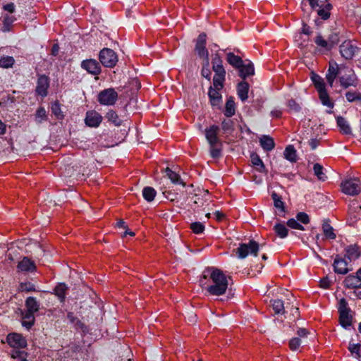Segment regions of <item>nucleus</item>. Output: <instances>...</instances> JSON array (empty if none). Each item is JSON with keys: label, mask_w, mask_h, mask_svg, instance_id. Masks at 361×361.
<instances>
[{"label": "nucleus", "mask_w": 361, "mask_h": 361, "mask_svg": "<svg viewBox=\"0 0 361 361\" xmlns=\"http://www.w3.org/2000/svg\"><path fill=\"white\" fill-rule=\"evenodd\" d=\"M100 63L107 68H114L118 62V56L111 49L104 48L99 54Z\"/></svg>", "instance_id": "6"}, {"label": "nucleus", "mask_w": 361, "mask_h": 361, "mask_svg": "<svg viewBox=\"0 0 361 361\" xmlns=\"http://www.w3.org/2000/svg\"><path fill=\"white\" fill-rule=\"evenodd\" d=\"M360 348H361V344H360V343L354 344V343H350L349 346H348V350L351 353V354H353V355L355 354L356 357H360Z\"/></svg>", "instance_id": "56"}, {"label": "nucleus", "mask_w": 361, "mask_h": 361, "mask_svg": "<svg viewBox=\"0 0 361 361\" xmlns=\"http://www.w3.org/2000/svg\"><path fill=\"white\" fill-rule=\"evenodd\" d=\"M259 244L254 240H250L248 244L240 243L236 250V254L240 259L245 258L249 254L257 256Z\"/></svg>", "instance_id": "7"}, {"label": "nucleus", "mask_w": 361, "mask_h": 361, "mask_svg": "<svg viewBox=\"0 0 361 361\" xmlns=\"http://www.w3.org/2000/svg\"><path fill=\"white\" fill-rule=\"evenodd\" d=\"M67 318L68 319L71 323L74 324L75 328L77 330H80L83 333H86L88 331L87 326L83 322H82L77 317H75L73 312H68L67 314Z\"/></svg>", "instance_id": "26"}, {"label": "nucleus", "mask_w": 361, "mask_h": 361, "mask_svg": "<svg viewBox=\"0 0 361 361\" xmlns=\"http://www.w3.org/2000/svg\"><path fill=\"white\" fill-rule=\"evenodd\" d=\"M271 302L273 310L274 311L275 314H284L286 312L284 303L281 300H274Z\"/></svg>", "instance_id": "45"}, {"label": "nucleus", "mask_w": 361, "mask_h": 361, "mask_svg": "<svg viewBox=\"0 0 361 361\" xmlns=\"http://www.w3.org/2000/svg\"><path fill=\"white\" fill-rule=\"evenodd\" d=\"M204 63L203 64L201 75L202 77L205 78L209 81L211 80L212 72L209 69V59H204Z\"/></svg>", "instance_id": "50"}, {"label": "nucleus", "mask_w": 361, "mask_h": 361, "mask_svg": "<svg viewBox=\"0 0 361 361\" xmlns=\"http://www.w3.org/2000/svg\"><path fill=\"white\" fill-rule=\"evenodd\" d=\"M54 293L61 302H64L68 290V287L65 283H59L54 288Z\"/></svg>", "instance_id": "22"}, {"label": "nucleus", "mask_w": 361, "mask_h": 361, "mask_svg": "<svg viewBox=\"0 0 361 361\" xmlns=\"http://www.w3.org/2000/svg\"><path fill=\"white\" fill-rule=\"evenodd\" d=\"M313 170L314 175L317 177V178L319 180L325 181L326 180L327 176L324 173V168L320 164H314L313 166Z\"/></svg>", "instance_id": "47"}, {"label": "nucleus", "mask_w": 361, "mask_h": 361, "mask_svg": "<svg viewBox=\"0 0 361 361\" xmlns=\"http://www.w3.org/2000/svg\"><path fill=\"white\" fill-rule=\"evenodd\" d=\"M342 192L349 195H356L361 191V183L357 178L345 180L341 185Z\"/></svg>", "instance_id": "9"}, {"label": "nucleus", "mask_w": 361, "mask_h": 361, "mask_svg": "<svg viewBox=\"0 0 361 361\" xmlns=\"http://www.w3.org/2000/svg\"><path fill=\"white\" fill-rule=\"evenodd\" d=\"M192 231L195 234L202 233L204 231V226L202 223L197 221L192 223L190 226Z\"/></svg>", "instance_id": "53"}, {"label": "nucleus", "mask_w": 361, "mask_h": 361, "mask_svg": "<svg viewBox=\"0 0 361 361\" xmlns=\"http://www.w3.org/2000/svg\"><path fill=\"white\" fill-rule=\"evenodd\" d=\"M238 71V75L245 80L247 77L250 75H253L255 74V69L252 63L249 62L247 64L244 63L242 64V66L240 68L237 69Z\"/></svg>", "instance_id": "25"}, {"label": "nucleus", "mask_w": 361, "mask_h": 361, "mask_svg": "<svg viewBox=\"0 0 361 361\" xmlns=\"http://www.w3.org/2000/svg\"><path fill=\"white\" fill-rule=\"evenodd\" d=\"M288 106L290 111L299 112L301 109L300 104L294 99L288 101Z\"/></svg>", "instance_id": "57"}, {"label": "nucleus", "mask_w": 361, "mask_h": 361, "mask_svg": "<svg viewBox=\"0 0 361 361\" xmlns=\"http://www.w3.org/2000/svg\"><path fill=\"white\" fill-rule=\"evenodd\" d=\"M19 289L22 292H35V286L31 282H22L19 284Z\"/></svg>", "instance_id": "51"}, {"label": "nucleus", "mask_w": 361, "mask_h": 361, "mask_svg": "<svg viewBox=\"0 0 361 361\" xmlns=\"http://www.w3.org/2000/svg\"><path fill=\"white\" fill-rule=\"evenodd\" d=\"M20 316H21V324L23 327L26 328L27 330H30L35 324V314L30 312L28 311L20 310Z\"/></svg>", "instance_id": "20"}, {"label": "nucleus", "mask_w": 361, "mask_h": 361, "mask_svg": "<svg viewBox=\"0 0 361 361\" xmlns=\"http://www.w3.org/2000/svg\"><path fill=\"white\" fill-rule=\"evenodd\" d=\"M213 71L215 73L213 78V84L216 88H224L226 80V70L224 66L212 67Z\"/></svg>", "instance_id": "17"}, {"label": "nucleus", "mask_w": 361, "mask_h": 361, "mask_svg": "<svg viewBox=\"0 0 361 361\" xmlns=\"http://www.w3.org/2000/svg\"><path fill=\"white\" fill-rule=\"evenodd\" d=\"M15 63V59L13 56H3L0 58V67L3 68H11Z\"/></svg>", "instance_id": "48"}, {"label": "nucleus", "mask_w": 361, "mask_h": 361, "mask_svg": "<svg viewBox=\"0 0 361 361\" xmlns=\"http://www.w3.org/2000/svg\"><path fill=\"white\" fill-rule=\"evenodd\" d=\"M320 286L323 288H329L331 285V281L326 277L322 278L319 281Z\"/></svg>", "instance_id": "61"}, {"label": "nucleus", "mask_w": 361, "mask_h": 361, "mask_svg": "<svg viewBox=\"0 0 361 361\" xmlns=\"http://www.w3.org/2000/svg\"><path fill=\"white\" fill-rule=\"evenodd\" d=\"M301 9L307 16L314 11L321 19L326 20L330 18L332 5L328 0H302Z\"/></svg>", "instance_id": "4"}, {"label": "nucleus", "mask_w": 361, "mask_h": 361, "mask_svg": "<svg viewBox=\"0 0 361 361\" xmlns=\"http://www.w3.org/2000/svg\"><path fill=\"white\" fill-rule=\"evenodd\" d=\"M103 117L94 110L87 111L85 114V123L90 128H97L102 122Z\"/></svg>", "instance_id": "16"}, {"label": "nucleus", "mask_w": 361, "mask_h": 361, "mask_svg": "<svg viewBox=\"0 0 361 361\" xmlns=\"http://www.w3.org/2000/svg\"><path fill=\"white\" fill-rule=\"evenodd\" d=\"M336 123L342 134L352 135L351 128L345 118L338 116L336 118Z\"/></svg>", "instance_id": "32"}, {"label": "nucleus", "mask_w": 361, "mask_h": 361, "mask_svg": "<svg viewBox=\"0 0 361 361\" xmlns=\"http://www.w3.org/2000/svg\"><path fill=\"white\" fill-rule=\"evenodd\" d=\"M226 61L235 69L240 68L244 63L242 58L233 52L226 53Z\"/></svg>", "instance_id": "27"}, {"label": "nucleus", "mask_w": 361, "mask_h": 361, "mask_svg": "<svg viewBox=\"0 0 361 361\" xmlns=\"http://www.w3.org/2000/svg\"><path fill=\"white\" fill-rule=\"evenodd\" d=\"M28 353L22 350H12L11 351V357L16 361H28Z\"/></svg>", "instance_id": "42"}, {"label": "nucleus", "mask_w": 361, "mask_h": 361, "mask_svg": "<svg viewBox=\"0 0 361 361\" xmlns=\"http://www.w3.org/2000/svg\"><path fill=\"white\" fill-rule=\"evenodd\" d=\"M344 286L347 288H354L355 290L361 285L360 278L356 275L349 274L343 281Z\"/></svg>", "instance_id": "28"}, {"label": "nucleus", "mask_w": 361, "mask_h": 361, "mask_svg": "<svg viewBox=\"0 0 361 361\" xmlns=\"http://www.w3.org/2000/svg\"><path fill=\"white\" fill-rule=\"evenodd\" d=\"M25 310L35 314L39 310L40 303L34 297H28L25 302Z\"/></svg>", "instance_id": "29"}, {"label": "nucleus", "mask_w": 361, "mask_h": 361, "mask_svg": "<svg viewBox=\"0 0 361 361\" xmlns=\"http://www.w3.org/2000/svg\"><path fill=\"white\" fill-rule=\"evenodd\" d=\"M156 195L157 191L152 187L147 186L145 187L142 190V196L144 199L147 202L153 201Z\"/></svg>", "instance_id": "43"}, {"label": "nucleus", "mask_w": 361, "mask_h": 361, "mask_svg": "<svg viewBox=\"0 0 361 361\" xmlns=\"http://www.w3.org/2000/svg\"><path fill=\"white\" fill-rule=\"evenodd\" d=\"M350 311L339 313V322L341 325L345 329H348L352 325L353 317L350 314Z\"/></svg>", "instance_id": "34"}, {"label": "nucleus", "mask_w": 361, "mask_h": 361, "mask_svg": "<svg viewBox=\"0 0 361 361\" xmlns=\"http://www.w3.org/2000/svg\"><path fill=\"white\" fill-rule=\"evenodd\" d=\"M165 171L167 177L171 180L173 183L185 186V183L180 178V176L178 173L172 171L169 167L165 169Z\"/></svg>", "instance_id": "36"}, {"label": "nucleus", "mask_w": 361, "mask_h": 361, "mask_svg": "<svg viewBox=\"0 0 361 361\" xmlns=\"http://www.w3.org/2000/svg\"><path fill=\"white\" fill-rule=\"evenodd\" d=\"M18 271L22 272H33L36 271V265L34 261L29 259L27 257L23 258L17 265Z\"/></svg>", "instance_id": "19"}, {"label": "nucleus", "mask_w": 361, "mask_h": 361, "mask_svg": "<svg viewBox=\"0 0 361 361\" xmlns=\"http://www.w3.org/2000/svg\"><path fill=\"white\" fill-rule=\"evenodd\" d=\"M271 197L274 201V207L279 210V213H284L286 211L285 204L282 200L281 196L274 191L271 192Z\"/></svg>", "instance_id": "35"}, {"label": "nucleus", "mask_w": 361, "mask_h": 361, "mask_svg": "<svg viewBox=\"0 0 361 361\" xmlns=\"http://www.w3.org/2000/svg\"><path fill=\"white\" fill-rule=\"evenodd\" d=\"M344 257L347 259L349 262L358 259L360 256V251L356 245H350L345 248Z\"/></svg>", "instance_id": "21"}, {"label": "nucleus", "mask_w": 361, "mask_h": 361, "mask_svg": "<svg viewBox=\"0 0 361 361\" xmlns=\"http://www.w3.org/2000/svg\"><path fill=\"white\" fill-rule=\"evenodd\" d=\"M322 231L324 236L327 239L334 240L336 238V235L334 233L333 227L330 225L329 220H325L322 224Z\"/></svg>", "instance_id": "38"}, {"label": "nucleus", "mask_w": 361, "mask_h": 361, "mask_svg": "<svg viewBox=\"0 0 361 361\" xmlns=\"http://www.w3.org/2000/svg\"><path fill=\"white\" fill-rule=\"evenodd\" d=\"M250 159L252 165L255 167L257 171L267 173L268 171L267 170L262 160L257 153H252Z\"/></svg>", "instance_id": "30"}, {"label": "nucleus", "mask_w": 361, "mask_h": 361, "mask_svg": "<svg viewBox=\"0 0 361 361\" xmlns=\"http://www.w3.org/2000/svg\"><path fill=\"white\" fill-rule=\"evenodd\" d=\"M3 9L10 13H13L15 11V5L12 2L6 4L4 5Z\"/></svg>", "instance_id": "64"}, {"label": "nucleus", "mask_w": 361, "mask_h": 361, "mask_svg": "<svg viewBox=\"0 0 361 361\" xmlns=\"http://www.w3.org/2000/svg\"><path fill=\"white\" fill-rule=\"evenodd\" d=\"M287 226L293 229H297L300 231H304L305 228L303 226H302L297 219H290L288 220L286 223Z\"/></svg>", "instance_id": "54"}, {"label": "nucleus", "mask_w": 361, "mask_h": 361, "mask_svg": "<svg viewBox=\"0 0 361 361\" xmlns=\"http://www.w3.org/2000/svg\"><path fill=\"white\" fill-rule=\"evenodd\" d=\"M212 67L214 66H223V61L218 53L215 54L212 59Z\"/></svg>", "instance_id": "60"}, {"label": "nucleus", "mask_w": 361, "mask_h": 361, "mask_svg": "<svg viewBox=\"0 0 361 361\" xmlns=\"http://www.w3.org/2000/svg\"><path fill=\"white\" fill-rule=\"evenodd\" d=\"M14 20H15V18L13 16H10L8 15L5 16L4 17V20H3L4 27H6L7 28V30H8V27L12 25Z\"/></svg>", "instance_id": "62"}, {"label": "nucleus", "mask_w": 361, "mask_h": 361, "mask_svg": "<svg viewBox=\"0 0 361 361\" xmlns=\"http://www.w3.org/2000/svg\"><path fill=\"white\" fill-rule=\"evenodd\" d=\"M47 119V115L45 109L43 106L39 107L35 114V121L37 123H41L42 121Z\"/></svg>", "instance_id": "49"}, {"label": "nucleus", "mask_w": 361, "mask_h": 361, "mask_svg": "<svg viewBox=\"0 0 361 361\" xmlns=\"http://www.w3.org/2000/svg\"><path fill=\"white\" fill-rule=\"evenodd\" d=\"M339 51L342 57L346 60H350L358 51V47L354 45L352 41L345 40L340 45Z\"/></svg>", "instance_id": "14"}, {"label": "nucleus", "mask_w": 361, "mask_h": 361, "mask_svg": "<svg viewBox=\"0 0 361 361\" xmlns=\"http://www.w3.org/2000/svg\"><path fill=\"white\" fill-rule=\"evenodd\" d=\"M207 278L212 281V284L207 286V291L212 295H224L228 288V280L223 271L215 267H207L203 271L202 276L200 280L202 285H205L204 281Z\"/></svg>", "instance_id": "2"}, {"label": "nucleus", "mask_w": 361, "mask_h": 361, "mask_svg": "<svg viewBox=\"0 0 361 361\" xmlns=\"http://www.w3.org/2000/svg\"><path fill=\"white\" fill-rule=\"evenodd\" d=\"M220 128L213 124L204 130L205 138L209 144V155L213 159H219L222 156L223 141L219 137Z\"/></svg>", "instance_id": "3"}, {"label": "nucleus", "mask_w": 361, "mask_h": 361, "mask_svg": "<svg viewBox=\"0 0 361 361\" xmlns=\"http://www.w3.org/2000/svg\"><path fill=\"white\" fill-rule=\"evenodd\" d=\"M339 41L338 33H331L327 38L319 33L314 39L317 48L322 54L331 51L338 44Z\"/></svg>", "instance_id": "5"}, {"label": "nucleus", "mask_w": 361, "mask_h": 361, "mask_svg": "<svg viewBox=\"0 0 361 361\" xmlns=\"http://www.w3.org/2000/svg\"><path fill=\"white\" fill-rule=\"evenodd\" d=\"M301 344V340L300 338H293L289 341V348L291 350H296L298 349Z\"/></svg>", "instance_id": "58"}, {"label": "nucleus", "mask_w": 361, "mask_h": 361, "mask_svg": "<svg viewBox=\"0 0 361 361\" xmlns=\"http://www.w3.org/2000/svg\"><path fill=\"white\" fill-rule=\"evenodd\" d=\"M207 34L205 32L200 33L195 40V51L198 56L203 59H209V51L206 47Z\"/></svg>", "instance_id": "10"}, {"label": "nucleus", "mask_w": 361, "mask_h": 361, "mask_svg": "<svg viewBox=\"0 0 361 361\" xmlns=\"http://www.w3.org/2000/svg\"><path fill=\"white\" fill-rule=\"evenodd\" d=\"M50 85L49 78L44 74H38L35 92L37 95L44 97L48 94Z\"/></svg>", "instance_id": "13"}, {"label": "nucleus", "mask_w": 361, "mask_h": 361, "mask_svg": "<svg viewBox=\"0 0 361 361\" xmlns=\"http://www.w3.org/2000/svg\"><path fill=\"white\" fill-rule=\"evenodd\" d=\"M296 219L298 221V222H300L303 224H307L310 221L308 214L303 212H299L296 214Z\"/></svg>", "instance_id": "55"}, {"label": "nucleus", "mask_w": 361, "mask_h": 361, "mask_svg": "<svg viewBox=\"0 0 361 361\" xmlns=\"http://www.w3.org/2000/svg\"><path fill=\"white\" fill-rule=\"evenodd\" d=\"M235 114V103L233 97H230L227 99L225 105V110L224 114L227 118L232 117Z\"/></svg>", "instance_id": "33"}, {"label": "nucleus", "mask_w": 361, "mask_h": 361, "mask_svg": "<svg viewBox=\"0 0 361 361\" xmlns=\"http://www.w3.org/2000/svg\"><path fill=\"white\" fill-rule=\"evenodd\" d=\"M80 66L88 73L94 76H97L102 73L100 63L93 59L83 60L81 62Z\"/></svg>", "instance_id": "15"}, {"label": "nucleus", "mask_w": 361, "mask_h": 361, "mask_svg": "<svg viewBox=\"0 0 361 361\" xmlns=\"http://www.w3.org/2000/svg\"><path fill=\"white\" fill-rule=\"evenodd\" d=\"M7 343L13 348V350H20L27 346V340L21 334L10 333L6 336Z\"/></svg>", "instance_id": "11"}, {"label": "nucleus", "mask_w": 361, "mask_h": 361, "mask_svg": "<svg viewBox=\"0 0 361 361\" xmlns=\"http://www.w3.org/2000/svg\"><path fill=\"white\" fill-rule=\"evenodd\" d=\"M343 311H350V309L348 307V302L344 298L341 299L338 302V312L341 313Z\"/></svg>", "instance_id": "59"}, {"label": "nucleus", "mask_w": 361, "mask_h": 361, "mask_svg": "<svg viewBox=\"0 0 361 361\" xmlns=\"http://www.w3.org/2000/svg\"><path fill=\"white\" fill-rule=\"evenodd\" d=\"M290 314L293 317V321L298 319L300 317V311L299 309L296 307L292 306L290 307Z\"/></svg>", "instance_id": "63"}, {"label": "nucleus", "mask_w": 361, "mask_h": 361, "mask_svg": "<svg viewBox=\"0 0 361 361\" xmlns=\"http://www.w3.org/2000/svg\"><path fill=\"white\" fill-rule=\"evenodd\" d=\"M222 89L216 88L214 85L209 87L208 96L212 106H219L222 102V95L220 92Z\"/></svg>", "instance_id": "18"}, {"label": "nucleus", "mask_w": 361, "mask_h": 361, "mask_svg": "<svg viewBox=\"0 0 361 361\" xmlns=\"http://www.w3.org/2000/svg\"><path fill=\"white\" fill-rule=\"evenodd\" d=\"M274 231L277 236L281 238L287 237L288 234V230L286 226L283 224L278 223L274 226Z\"/></svg>", "instance_id": "44"}, {"label": "nucleus", "mask_w": 361, "mask_h": 361, "mask_svg": "<svg viewBox=\"0 0 361 361\" xmlns=\"http://www.w3.org/2000/svg\"><path fill=\"white\" fill-rule=\"evenodd\" d=\"M345 98L349 102H361V92L348 91L345 93Z\"/></svg>", "instance_id": "52"}, {"label": "nucleus", "mask_w": 361, "mask_h": 361, "mask_svg": "<svg viewBox=\"0 0 361 361\" xmlns=\"http://www.w3.org/2000/svg\"><path fill=\"white\" fill-rule=\"evenodd\" d=\"M51 111L57 119H63L64 115L61 111V104L59 100H56L51 103Z\"/></svg>", "instance_id": "41"}, {"label": "nucleus", "mask_w": 361, "mask_h": 361, "mask_svg": "<svg viewBox=\"0 0 361 361\" xmlns=\"http://www.w3.org/2000/svg\"><path fill=\"white\" fill-rule=\"evenodd\" d=\"M338 78L339 84L343 89L350 87H357L360 85V80L353 68L345 64L338 65L335 61H330L326 79L332 87L335 80Z\"/></svg>", "instance_id": "1"}, {"label": "nucleus", "mask_w": 361, "mask_h": 361, "mask_svg": "<svg viewBox=\"0 0 361 361\" xmlns=\"http://www.w3.org/2000/svg\"><path fill=\"white\" fill-rule=\"evenodd\" d=\"M311 79L317 91H319L326 88V84L324 79L319 75L313 74V75L311 77Z\"/></svg>", "instance_id": "46"}, {"label": "nucleus", "mask_w": 361, "mask_h": 361, "mask_svg": "<svg viewBox=\"0 0 361 361\" xmlns=\"http://www.w3.org/2000/svg\"><path fill=\"white\" fill-rule=\"evenodd\" d=\"M221 128L223 131V134L225 135V138H227L229 135H231L235 131V122L232 119L224 118L221 121Z\"/></svg>", "instance_id": "24"}, {"label": "nucleus", "mask_w": 361, "mask_h": 361, "mask_svg": "<svg viewBox=\"0 0 361 361\" xmlns=\"http://www.w3.org/2000/svg\"><path fill=\"white\" fill-rule=\"evenodd\" d=\"M250 85L247 82L243 80L238 83L236 90L238 97L242 102H245L248 98Z\"/></svg>", "instance_id": "23"}, {"label": "nucleus", "mask_w": 361, "mask_h": 361, "mask_svg": "<svg viewBox=\"0 0 361 361\" xmlns=\"http://www.w3.org/2000/svg\"><path fill=\"white\" fill-rule=\"evenodd\" d=\"M261 147L264 151L270 152L275 147L274 139L269 135H262L259 139Z\"/></svg>", "instance_id": "31"}, {"label": "nucleus", "mask_w": 361, "mask_h": 361, "mask_svg": "<svg viewBox=\"0 0 361 361\" xmlns=\"http://www.w3.org/2000/svg\"><path fill=\"white\" fill-rule=\"evenodd\" d=\"M319 94V97L323 105L326 106L331 109H332L334 106V102L331 101L326 88H324L322 90L317 91Z\"/></svg>", "instance_id": "39"}, {"label": "nucleus", "mask_w": 361, "mask_h": 361, "mask_svg": "<svg viewBox=\"0 0 361 361\" xmlns=\"http://www.w3.org/2000/svg\"><path fill=\"white\" fill-rule=\"evenodd\" d=\"M105 118L107 119L108 122L113 123L116 126H120L123 123V121L119 118L116 111L113 109H110L107 111Z\"/></svg>", "instance_id": "37"}, {"label": "nucleus", "mask_w": 361, "mask_h": 361, "mask_svg": "<svg viewBox=\"0 0 361 361\" xmlns=\"http://www.w3.org/2000/svg\"><path fill=\"white\" fill-rule=\"evenodd\" d=\"M283 154L284 157L290 162L295 163L297 161L296 150L293 145H288L283 152Z\"/></svg>", "instance_id": "40"}, {"label": "nucleus", "mask_w": 361, "mask_h": 361, "mask_svg": "<svg viewBox=\"0 0 361 361\" xmlns=\"http://www.w3.org/2000/svg\"><path fill=\"white\" fill-rule=\"evenodd\" d=\"M118 97V93L114 88H107L98 94L97 101L102 105L112 106L116 104Z\"/></svg>", "instance_id": "8"}, {"label": "nucleus", "mask_w": 361, "mask_h": 361, "mask_svg": "<svg viewBox=\"0 0 361 361\" xmlns=\"http://www.w3.org/2000/svg\"><path fill=\"white\" fill-rule=\"evenodd\" d=\"M350 263L345 257L336 255L333 263L334 271L338 274H346L352 270L348 267Z\"/></svg>", "instance_id": "12"}]
</instances>
